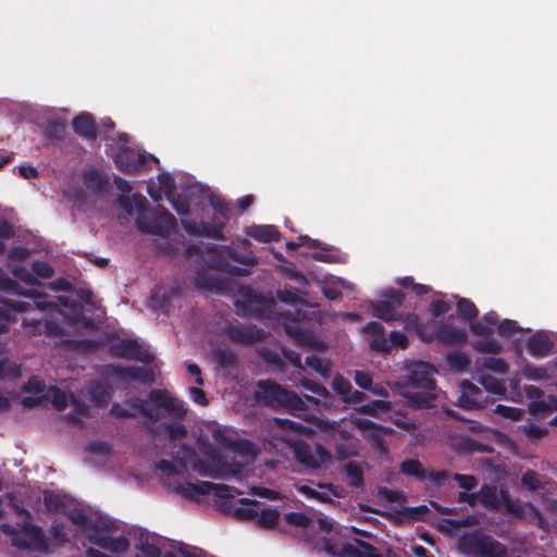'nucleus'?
<instances>
[{"label": "nucleus", "mask_w": 557, "mask_h": 557, "mask_svg": "<svg viewBox=\"0 0 557 557\" xmlns=\"http://www.w3.org/2000/svg\"><path fill=\"white\" fill-rule=\"evenodd\" d=\"M44 503L49 511H62L65 513L86 534L91 543L114 553H123L128 549L129 544L126 539L111 537L103 534L104 531H111L115 528V523L112 520L97 512L87 515L84 510L72 507L73 499L67 495L45 491Z\"/></svg>", "instance_id": "1"}, {"label": "nucleus", "mask_w": 557, "mask_h": 557, "mask_svg": "<svg viewBox=\"0 0 557 557\" xmlns=\"http://www.w3.org/2000/svg\"><path fill=\"white\" fill-rule=\"evenodd\" d=\"M249 455H185L184 458L175 461L160 460L154 467L165 475L184 474L187 471V463L203 476L216 480H243L250 472ZM256 457V455H250Z\"/></svg>", "instance_id": "2"}, {"label": "nucleus", "mask_w": 557, "mask_h": 557, "mask_svg": "<svg viewBox=\"0 0 557 557\" xmlns=\"http://www.w3.org/2000/svg\"><path fill=\"white\" fill-rule=\"evenodd\" d=\"M148 399L149 401L139 397L132 398L128 401L131 410L114 403L110 411L116 418L134 419L137 414H140L152 421L160 420L159 409L165 410L168 414L177 420H183L187 414L185 403L172 396L166 389H151Z\"/></svg>", "instance_id": "3"}, {"label": "nucleus", "mask_w": 557, "mask_h": 557, "mask_svg": "<svg viewBox=\"0 0 557 557\" xmlns=\"http://www.w3.org/2000/svg\"><path fill=\"white\" fill-rule=\"evenodd\" d=\"M115 202L121 210L129 215L137 212L136 226L144 234L168 237L175 227V216L163 207H160L157 212H149L147 199L140 193H135L132 196H119Z\"/></svg>", "instance_id": "4"}, {"label": "nucleus", "mask_w": 557, "mask_h": 557, "mask_svg": "<svg viewBox=\"0 0 557 557\" xmlns=\"http://www.w3.org/2000/svg\"><path fill=\"white\" fill-rule=\"evenodd\" d=\"M199 442L206 447L213 445L228 453H260L251 441L240 437L236 430L216 422L206 425V434L199 436Z\"/></svg>", "instance_id": "5"}, {"label": "nucleus", "mask_w": 557, "mask_h": 557, "mask_svg": "<svg viewBox=\"0 0 557 557\" xmlns=\"http://www.w3.org/2000/svg\"><path fill=\"white\" fill-rule=\"evenodd\" d=\"M207 251L210 253V258L206 261L207 265L210 269L232 276H247L250 274V271L245 268L233 265L228 260H233L247 267H253L258 263V258L252 252L242 253L230 246L209 244L207 246Z\"/></svg>", "instance_id": "6"}, {"label": "nucleus", "mask_w": 557, "mask_h": 557, "mask_svg": "<svg viewBox=\"0 0 557 557\" xmlns=\"http://www.w3.org/2000/svg\"><path fill=\"white\" fill-rule=\"evenodd\" d=\"M257 386L258 389L255 392V398L267 407L273 409L283 408L288 411H301L307 407L305 399L274 381L260 380Z\"/></svg>", "instance_id": "7"}, {"label": "nucleus", "mask_w": 557, "mask_h": 557, "mask_svg": "<svg viewBox=\"0 0 557 557\" xmlns=\"http://www.w3.org/2000/svg\"><path fill=\"white\" fill-rule=\"evenodd\" d=\"M457 547L466 557H505L507 555L504 544L481 532L466 533L458 540Z\"/></svg>", "instance_id": "8"}, {"label": "nucleus", "mask_w": 557, "mask_h": 557, "mask_svg": "<svg viewBox=\"0 0 557 557\" xmlns=\"http://www.w3.org/2000/svg\"><path fill=\"white\" fill-rule=\"evenodd\" d=\"M1 531L10 537L11 545L18 549L47 550L42 531L30 524L27 521V516L16 524L3 523Z\"/></svg>", "instance_id": "9"}, {"label": "nucleus", "mask_w": 557, "mask_h": 557, "mask_svg": "<svg viewBox=\"0 0 557 557\" xmlns=\"http://www.w3.org/2000/svg\"><path fill=\"white\" fill-rule=\"evenodd\" d=\"M384 331L383 325L375 321L369 322L363 326V334L367 336L372 351L388 354L394 348L406 349L408 347V337L403 332L393 331L386 337Z\"/></svg>", "instance_id": "10"}, {"label": "nucleus", "mask_w": 557, "mask_h": 557, "mask_svg": "<svg viewBox=\"0 0 557 557\" xmlns=\"http://www.w3.org/2000/svg\"><path fill=\"white\" fill-rule=\"evenodd\" d=\"M275 421L281 429L274 436L275 441L283 442L290 453H311L306 441L313 433L311 428L287 419H275Z\"/></svg>", "instance_id": "11"}, {"label": "nucleus", "mask_w": 557, "mask_h": 557, "mask_svg": "<svg viewBox=\"0 0 557 557\" xmlns=\"http://www.w3.org/2000/svg\"><path fill=\"white\" fill-rule=\"evenodd\" d=\"M434 372L435 368L429 362H413L408 368L405 385L417 389H435Z\"/></svg>", "instance_id": "12"}, {"label": "nucleus", "mask_w": 557, "mask_h": 557, "mask_svg": "<svg viewBox=\"0 0 557 557\" xmlns=\"http://www.w3.org/2000/svg\"><path fill=\"white\" fill-rule=\"evenodd\" d=\"M152 159L157 161L152 156L146 153H137L135 150L125 147L121 148L115 157V164L117 169L128 175H134L143 170H146L147 163Z\"/></svg>", "instance_id": "13"}, {"label": "nucleus", "mask_w": 557, "mask_h": 557, "mask_svg": "<svg viewBox=\"0 0 557 557\" xmlns=\"http://www.w3.org/2000/svg\"><path fill=\"white\" fill-rule=\"evenodd\" d=\"M182 490L184 492V495L190 498L206 494H212L220 498H232L235 495L242 494V492L238 491L236 487L226 484H216L212 482H199L197 484L187 483L185 486L182 487Z\"/></svg>", "instance_id": "14"}, {"label": "nucleus", "mask_w": 557, "mask_h": 557, "mask_svg": "<svg viewBox=\"0 0 557 557\" xmlns=\"http://www.w3.org/2000/svg\"><path fill=\"white\" fill-rule=\"evenodd\" d=\"M112 356L128 360H137L141 362H151L153 356L144 349L137 339H120L110 346Z\"/></svg>", "instance_id": "15"}, {"label": "nucleus", "mask_w": 557, "mask_h": 557, "mask_svg": "<svg viewBox=\"0 0 557 557\" xmlns=\"http://www.w3.org/2000/svg\"><path fill=\"white\" fill-rule=\"evenodd\" d=\"M228 339L234 344L251 345L264 338V331L257 326L230 324L225 327Z\"/></svg>", "instance_id": "16"}, {"label": "nucleus", "mask_w": 557, "mask_h": 557, "mask_svg": "<svg viewBox=\"0 0 557 557\" xmlns=\"http://www.w3.org/2000/svg\"><path fill=\"white\" fill-rule=\"evenodd\" d=\"M458 314L470 324V330L474 335L485 336L492 334V330L482 322L475 321L479 310L468 298H460L457 302Z\"/></svg>", "instance_id": "17"}, {"label": "nucleus", "mask_w": 557, "mask_h": 557, "mask_svg": "<svg viewBox=\"0 0 557 557\" xmlns=\"http://www.w3.org/2000/svg\"><path fill=\"white\" fill-rule=\"evenodd\" d=\"M184 230L191 235L210 237L213 239H224L223 228L224 222H216L213 219V223L200 221H182Z\"/></svg>", "instance_id": "18"}, {"label": "nucleus", "mask_w": 557, "mask_h": 557, "mask_svg": "<svg viewBox=\"0 0 557 557\" xmlns=\"http://www.w3.org/2000/svg\"><path fill=\"white\" fill-rule=\"evenodd\" d=\"M32 304L20 299H0V334L9 331L10 322L14 319L12 312H27Z\"/></svg>", "instance_id": "19"}, {"label": "nucleus", "mask_w": 557, "mask_h": 557, "mask_svg": "<svg viewBox=\"0 0 557 557\" xmlns=\"http://www.w3.org/2000/svg\"><path fill=\"white\" fill-rule=\"evenodd\" d=\"M528 352L534 358L547 357L554 348V343L544 332H536L527 338Z\"/></svg>", "instance_id": "20"}, {"label": "nucleus", "mask_w": 557, "mask_h": 557, "mask_svg": "<svg viewBox=\"0 0 557 557\" xmlns=\"http://www.w3.org/2000/svg\"><path fill=\"white\" fill-rule=\"evenodd\" d=\"M435 389L405 391L403 393L410 408L426 409L434 407L436 400Z\"/></svg>", "instance_id": "21"}, {"label": "nucleus", "mask_w": 557, "mask_h": 557, "mask_svg": "<svg viewBox=\"0 0 557 557\" xmlns=\"http://www.w3.org/2000/svg\"><path fill=\"white\" fill-rule=\"evenodd\" d=\"M116 375L125 381H139L144 384L154 382V372L150 368L141 367H119L115 369Z\"/></svg>", "instance_id": "22"}, {"label": "nucleus", "mask_w": 557, "mask_h": 557, "mask_svg": "<svg viewBox=\"0 0 557 557\" xmlns=\"http://www.w3.org/2000/svg\"><path fill=\"white\" fill-rule=\"evenodd\" d=\"M72 128L76 135L87 140H96L97 129L89 113H81L72 121Z\"/></svg>", "instance_id": "23"}, {"label": "nucleus", "mask_w": 557, "mask_h": 557, "mask_svg": "<svg viewBox=\"0 0 557 557\" xmlns=\"http://www.w3.org/2000/svg\"><path fill=\"white\" fill-rule=\"evenodd\" d=\"M437 341L445 345L466 344L468 339L467 332L450 325L442 324L435 331Z\"/></svg>", "instance_id": "24"}, {"label": "nucleus", "mask_w": 557, "mask_h": 557, "mask_svg": "<svg viewBox=\"0 0 557 557\" xmlns=\"http://www.w3.org/2000/svg\"><path fill=\"white\" fill-rule=\"evenodd\" d=\"M331 455H295L298 466L297 467H288L284 466L286 470H290L293 472H302L307 470H317L321 468L327 457Z\"/></svg>", "instance_id": "25"}, {"label": "nucleus", "mask_w": 557, "mask_h": 557, "mask_svg": "<svg viewBox=\"0 0 557 557\" xmlns=\"http://www.w3.org/2000/svg\"><path fill=\"white\" fill-rule=\"evenodd\" d=\"M246 234L260 243H272L281 239L280 232L273 225H252L247 227Z\"/></svg>", "instance_id": "26"}, {"label": "nucleus", "mask_w": 557, "mask_h": 557, "mask_svg": "<svg viewBox=\"0 0 557 557\" xmlns=\"http://www.w3.org/2000/svg\"><path fill=\"white\" fill-rule=\"evenodd\" d=\"M83 183L87 189L100 194L107 189L109 180L97 169H89L84 172Z\"/></svg>", "instance_id": "27"}, {"label": "nucleus", "mask_w": 557, "mask_h": 557, "mask_svg": "<svg viewBox=\"0 0 557 557\" xmlns=\"http://www.w3.org/2000/svg\"><path fill=\"white\" fill-rule=\"evenodd\" d=\"M373 315L384 322L401 320L403 314L396 312V307L388 300H377L372 304Z\"/></svg>", "instance_id": "28"}, {"label": "nucleus", "mask_w": 557, "mask_h": 557, "mask_svg": "<svg viewBox=\"0 0 557 557\" xmlns=\"http://www.w3.org/2000/svg\"><path fill=\"white\" fill-rule=\"evenodd\" d=\"M89 399L98 407H106L111 398V388L103 382H92L88 386Z\"/></svg>", "instance_id": "29"}, {"label": "nucleus", "mask_w": 557, "mask_h": 557, "mask_svg": "<svg viewBox=\"0 0 557 557\" xmlns=\"http://www.w3.org/2000/svg\"><path fill=\"white\" fill-rule=\"evenodd\" d=\"M356 409L360 413L377 417L384 413H388L391 410V404L388 401L377 399L360 405Z\"/></svg>", "instance_id": "30"}, {"label": "nucleus", "mask_w": 557, "mask_h": 557, "mask_svg": "<svg viewBox=\"0 0 557 557\" xmlns=\"http://www.w3.org/2000/svg\"><path fill=\"white\" fill-rule=\"evenodd\" d=\"M479 502L487 507L497 509L499 508L500 500L497 494V488L491 485H483L478 493Z\"/></svg>", "instance_id": "31"}, {"label": "nucleus", "mask_w": 557, "mask_h": 557, "mask_svg": "<svg viewBox=\"0 0 557 557\" xmlns=\"http://www.w3.org/2000/svg\"><path fill=\"white\" fill-rule=\"evenodd\" d=\"M66 125L62 120H49L44 126V135L47 139L60 141L65 134Z\"/></svg>", "instance_id": "32"}, {"label": "nucleus", "mask_w": 557, "mask_h": 557, "mask_svg": "<svg viewBox=\"0 0 557 557\" xmlns=\"http://www.w3.org/2000/svg\"><path fill=\"white\" fill-rule=\"evenodd\" d=\"M257 352L259 357L274 370L284 371L285 363L277 351L269 347H260L257 349Z\"/></svg>", "instance_id": "33"}, {"label": "nucleus", "mask_w": 557, "mask_h": 557, "mask_svg": "<svg viewBox=\"0 0 557 557\" xmlns=\"http://www.w3.org/2000/svg\"><path fill=\"white\" fill-rule=\"evenodd\" d=\"M239 503L243 504V506L234 510L235 517L239 519L256 521L259 511L258 503L248 498H240Z\"/></svg>", "instance_id": "34"}, {"label": "nucleus", "mask_w": 557, "mask_h": 557, "mask_svg": "<svg viewBox=\"0 0 557 557\" xmlns=\"http://www.w3.org/2000/svg\"><path fill=\"white\" fill-rule=\"evenodd\" d=\"M305 363L318 374L326 377L331 373V362L321 358L315 354H311L305 358Z\"/></svg>", "instance_id": "35"}, {"label": "nucleus", "mask_w": 557, "mask_h": 557, "mask_svg": "<svg viewBox=\"0 0 557 557\" xmlns=\"http://www.w3.org/2000/svg\"><path fill=\"white\" fill-rule=\"evenodd\" d=\"M344 472L349 483L355 487H360L363 484V468L361 465L349 461L344 466Z\"/></svg>", "instance_id": "36"}, {"label": "nucleus", "mask_w": 557, "mask_h": 557, "mask_svg": "<svg viewBox=\"0 0 557 557\" xmlns=\"http://www.w3.org/2000/svg\"><path fill=\"white\" fill-rule=\"evenodd\" d=\"M280 519V511L276 509H262L258 511L256 524L264 529H273Z\"/></svg>", "instance_id": "37"}, {"label": "nucleus", "mask_w": 557, "mask_h": 557, "mask_svg": "<svg viewBox=\"0 0 557 557\" xmlns=\"http://www.w3.org/2000/svg\"><path fill=\"white\" fill-rule=\"evenodd\" d=\"M240 296L243 297L244 302L236 300L235 305L237 308H242L245 311V314L248 310V306L261 304L263 299L260 293L255 292L251 287L248 286L240 288Z\"/></svg>", "instance_id": "38"}, {"label": "nucleus", "mask_w": 557, "mask_h": 557, "mask_svg": "<svg viewBox=\"0 0 557 557\" xmlns=\"http://www.w3.org/2000/svg\"><path fill=\"white\" fill-rule=\"evenodd\" d=\"M446 360L450 369L458 372L465 371L471 362L468 355L460 350L448 352Z\"/></svg>", "instance_id": "39"}, {"label": "nucleus", "mask_w": 557, "mask_h": 557, "mask_svg": "<svg viewBox=\"0 0 557 557\" xmlns=\"http://www.w3.org/2000/svg\"><path fill=\"white\" fill-rule=\"evenodd\" d=\"M400 471L404 474L414 476L418 480L426 479V471L423 469L421 462L417 459H407L400 463Z\"/></svg>", "instance_id": "40"}, {"label": "nucleus", "mask_w": 557, "mask_h": 557, "mask_svg": "<svg viewBox=\"0 0 557 557\" xmlns=\"http://www.w3.org/2000/svg\"><path fill=\"white\" fill-rule=\"evenodd\" d=\"M354 381L355 383L362 389L371 391L376 395L386 394L383 387L373 388L372 387V375L369 372L355 370L354 371Z\"/></svg>", "instance_id": "41"}, {"label": "nucleus", "mask_w": 557, "mask_h": 557, "mask_svg": "<svg viewBox=\"0 0 557 557\" xmlns=\"http://www.w3.org/2000/svg\"><path fill=\"white\" fill-rule=\"evenodd\" d=\"M214 360L222 368L234 367L237 363V355L230 348H220L214 351Z\"/></svg>", "instance_id": "42"}, {"label": "nucleus", "mask_w": 557, "mask_h": 557, "mask_svg": "<svg viewBox=\"0 0 557 557\" xmlns=\"http://www.w3.org/2000/svg\"><path fill=\"white\" fill-rule=\"evenodd\" d=\"M472 347L483 354H499L503 349L500 343L494 338L485 337L472 343Z\"/></svg>", "instance_id": "43"}, {"label": "nucleus", "mask_w": 557, "mask_h": 557, "mask_svg": "<svg viewBox=\"0 0 557 557\" xmlns=\"http://www.w3.org/2000/svg\"><path fill=\"white\" fill-rule=\"evenodd\" d=\"M285 520L289 524L302 527L306 530H315L314 520L301 512H288L285 515Z\"/></svg>", "instance_id": "44"}, {"label": "nucleus", "mask_w": 557, "mask_h": 557, "mask_svg": "<svg viewBox=\"0 0 557 557\" xmlns=\"http://www.w3.org/2000/svg\"><path fill=\"white\" fill-rule=\"evenodd\" d=\"M166 435L170 441H181L187 436V428L180 422H170L164 425Z\"/></svg>", "instance_id": "45"}, {"label": "nucleus", "mask_w": 557, "mask_h": 557, "mask_svg": "<svg viewBox=\"0 0 557 557\" xmlns=\"http://www.w3.org/2000/svg\"><path fill=\"white\" fill-rule=\"evenodd\" d=\"M522 375L528 380L543 381L548 380L549 375L545 368L533 364H525L522 368Z\"/></svg>", "instance_id": "46"}, {"label": "nucleus", "mask_w": 557, "mask_h": 557, "mask_svg": "<svg viewBox=\"0 0 557 557\" xmlns=\"http://www.w3.org/2000/svg\"><path fill=\"white\" fill-rule=\"evenodd\" d=\"M21 376V367L9 363L7 359H0V379L16 380Z\"/></svg>", "instance_id": "47"}, {"label": "nucleus", "mask_w": 557, "mask_h": 557, "mask_svg": "<svg viewBox=\"0 0 557 557\" xmlns=\"http://www.w3.org/2000/svg\"><path fill=\"white\" fill-rule=\"evenodd\" d=\"M485 399H481L479 397H470L461 389V395L458 397L457 405L467 410L480 409L483 408V404Z\"/></svg>", "instance_id": "48"}, {"label": "nucleus", "mask_w": 557, "mask_h": 557, "mask_svg": "<svg viewBox=\"0 0 557 557\" xmlns=\"http://www.w3.org/2000/svg\"><path fill=\"white\" fill-rule=\"evenodd\" d=\"M333 389L341 396L342 400L344 401L345 398L350 394V391L352 389L351 383L345 379L344 376L337 374L332 382Z\"/></svg>", "instance_id": "49"}, {"label": "nucleus", "mask_w": 557, "mask_h": 557, "mask_svg": "<svg viewBox=\"0 0 557 557\" xmlns=\"http://www.w3.org/2000/svg\"><path fill=\"white\" fill-rule=\"evenodd\" d=\"M483 367L502 374L506 373L508 370L507 362L503 358L498 357H485L483 359Z\"/></svg>", "instance_id": "50"}, {"label": "nucleus", "mask_w": 557, "mask_h": 557, "mask_svg": "<svg viewBox=\"0 0 557 557\" xmlns=\"http://www.w3.org/2000/svg\"><path fill=\"white\" fill-rule=\"evenodd\" d=\"M495 412L506 419H510L512 421H519L523 417V410L517 407H509L505 405H497L495 408Z\"/></svg>", "instance_id": "51"}, {"label": "nucleus", "mask_w": 557, "mask_h": 557, "mask_svg": "<svg viewBox=\"0 0 557 557\" xmlns=\"http://www.w3.org/2000/svg\"><path fill=\"white\" fill-rule=\"evenodd\" d=\"M481 383L485 389L492 392L493 394L504 395L506 392L503 382L491 375L482 376Z\"/></svg>", "instance_id": "52"}, {"label": "nucleus", "mask_w": 557, "mask_h": 557, "mask_svg": "<svg viewBox=\"0 0 557 557\" xmlns=\"http://www.w3.org/2000/svg\"><path fill=\"white\" fill-rule=\"evenodd\" d=\"M50 394H51V404L52 406L58 410V411H62L66 408L67 406V397H66V394L60 389L59 387H51L50 388Z\"/></svg>", "instance_id": "53"}, {"label": "nucleus", "mask_w": 557, "mask_h": 557, "mask_svg": "<svg viewBox=\"0 0 557 557\" xmlns=\"http://www.w3.org/2000/svg\"><path fill=\"white\" fill-rule=\"evenodd\" d=\"M301 386L305 389H307L320 397H323L325 399L330 397V392L326 389V387H324L320 383L313 382L309 379L301 380Z\"/></svg>", "instance_id": "54"}, {"label": "nucleus", "mask_w": 557, "mask_h": 557, "mask_svg": "<svg viewBox=\"0 0 557 557\" xmlns=\"http://www.w3.org/2000/svg\"><path fill=\"white\" fill-rule=\"evenodd\" d=\"M497 331L500 336L508 337L518 333L520 327L516 321L505 319L498 323Z\"/></svg>", "instance_id": "55"}, {"label": "nucleus", "mask_w": 557, "mask_h": 557, "mask_svg": "<svg viewBox=\"0 0 557 557\" xmlns=\"http://www.w3.org/2000/svg\"><path fill=\"white\" fill-rule=\"evenodd\" d=\"M32 270L34 274L41 278H50L54 273L53 268L46 261H34Z\"/></svg>", "instance_id": "56"}, {"label": "nucleus", "mask_w": 557, "mask_h": 557, "mask_svg": "<svg viewBox=\"0 0 557 557\" xmlns=\"http://www.w3.org/2000/svg\"><path fill=\"white\" fill-rule=\"evenodd\" d=\"M463 451L462 453H495L494 448L482 445L475 441L467 440L462 442Z\"/></svg>", "instance_id": "57"}, {"label": "nucleus", "mask_w": 557, "mask_h": 557, "mask_svg": "<svg viewBox=\"0 0 557 557\" xmlns=\"http://www.w3.org/2000/svg\"><path fill=\"white\" fill-rule=\"evenodd\" d=\"M451 476L466 491H471L478 485V479L473 475L455 473Z\"/></svg>", "instance_id": "58"}, {"label": "nucleus", "mask_w": 557, "mask_h": 557, "mask_svg": "<svg viewBox=\"0 0 557 557\" xmlns=\"http://www.w3.org/2000/svg\"><path fill=\"white\" fill-rule=\"evenodd\" d=\"M46 384L44 381L36 376H30L28 381L23 385L22 391L25 393H37L40 394L45 391Z\"/></svg>", "instance_id": "59"}, {"label": "nucleus", "mask_w": 557, "mask_h": 557, "mask_svg": "<svg viewBox=\"0 0 557 557\" xmlns=\"http://www.w3.org/2000/svg\"><path fill=\"white\" fill-rule=\"evenodd\" d=\"M25 296H30L34 299V305L40 310L55 308V304L47 299V295L39 293H27Z\"/></svg>", "instance_id": "60"}, {"label": "nucleus", "mask_w": 557, "mask_h": 557, "mask_svg": "<svg viewBox=\"0 0 557 557\" xmlns=\"http://www.w3.org/2000/svg\"><path fill=\"white\" fill-rule=\"evenodd\" d=\"M299 492L308 497L317 498L323 503H331L332 499L326 492H318L314 488L302 485L299 487Z\"/></svg>", "instance_id": "61"}, {"label": "nucleus", "mask_w": 557, "mask_h": 557, "mask_svg": "<svg viewBox=\"0 0 557 557\" xmlns=\"http://www.w3.org/2000/svg\"><path fill=\"white\" fill-rule=\"evenodd\" d=\"M521 484L530 491H536L541 486V482L535 472L528 471L521 476Z\"/></svg>", "instance_id": "62"}, {"label": "nucleus", "mask_w": 557, "mask_h": 557, "mask_svg": "<svg viewBox=\"0 0 557 557\" xmlns=\"http://www.w3.org/2000/svg\"><path fill=\"white\" fill-rule=\"evenodd\" d=\"M449 309H450V305L447 301L438 299V300H434L430 305L429 311L433 317L438 318V317L447 313L449 311Z\"/></svg>", "instance_id": "63"}, {"label": "nucleus", "mask_w": 557, "mask_h": 557, "mask_svg": "<svg viewBox=\"0 0 557 557\" xmlns=\"http://www.w3.org/2000/svg\"><path fill=\"white\" fill-rule=\"evenodd\" d=\"M158 181L166 196H170L174 191V189L176 187L175 181L170 174H168V173L159 174Z\"/></svg>", "instance_id": "64"}]
</instances>
